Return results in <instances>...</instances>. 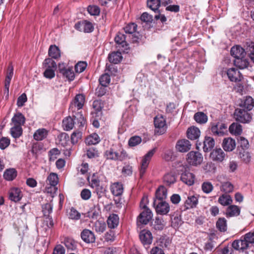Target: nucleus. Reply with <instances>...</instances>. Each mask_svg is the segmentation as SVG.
Returning <instances> with one entry per match:
<instances>
[{
    "mask_svg": "<svg viewBox=\"0 0 254 254\" xmlns=\"http://www.w3.org/2000/svg\"><path fill=\"white\" fill-rule=\"evenodd\" d=\"M73 118L69 116L65 118L63 121V126L65 130H70L72 129L74 124L77 123L79 127H83L85 124V120L81 111L75 113L72 115Z\"/></svg>",
    "mask_w": 254,
    "mask_h": 254,
    "instance_id": "nucleus-1",
    "label": "nucleus"
},
{
    "mask_svg": "<svg viewBox=\"0 0 254 254\" xmlns=\"http://www.w3.org/2000/svg\"><path fill=\"white\" fill-rule=\"evenodd\" d=\"M137 26L135 23H130L124 28L125 33L128 34V38L133 43H138L142 38V35L136 31Z\"/></svg>",
    "mask_w": 254,
    "mask_h": 254,
    "instance_id": "nucleus-2",
    "label": "nucleus"
},
{
    "mask_svg": "<svg viewBox=\"0 0 254 254\" xmlns=\"http://www.w3.org/2000/svg\"><path fill=\"white\" fill-rule=\"evenodd\" d=\"M155 126V134L162 135L166 131L167 126L164 118L162 115L156 116L154 120Z\"/></svg>",
    "mask_w": 254,
    "mask_h": 254,
    "instance_id": "nucleus-3",
    "label": "nucleus"
},
{
    "mask_svg": "<svg viewBox=\"0 0 254 254\" xmlns=\"http://www.w3.org/2000/svg\"><path fill=\"white\" fill-rule=\"evenodd\" d=\"M234 116L236 120L241 123H248L252 120V115L244 109H235Z\"/></svg>",
    "mask_w": 254,
    "mask_h": 254,
    "instance_id": "nucleus-4",
    "label": "nucleus"
},
{
    "mask_svg": "<svg viewBox=\"0 0 254 254\" xmlns=\"http://www.w3.org/2000/svg\"><path fill=\"white\" fill-rule=\"evenodd\" d=\"M187 160L191 165L197 166L201 164L203 161L202 154L198 151H191L188 153Z\"/></svg>",
    "mask_w": 254,
    "mask_h": 254,
    "instance_id": "nucleus-5",
    "label": "nucleus"
},
{
    "mask_svg": "<svg viewBox=\"0 0 254 254\" xmlns=\"http://www.w3.org/2000/svg\"><path fill=\"white\" fill-rule=\"evenodd\" d=\"M85 102V97L82 94H79L76 95L74 100L71 103L69 110L73 114L76 112V110H79L82 108Z\"/></svg>",
    "mask_w": 254,
    "mask_h": 254,
    "instance_id": "nucleus-6",
    "label": "nucleus"
},
{
    "mask_svg": "<svg viewBox=\"0 0 254 254\" xmlns=\"http://www.w3.org/2000/svg\"><path fill=\"white\" fill-rule=\"evenodd\" d=\"M153 203L155 206L156 212L157 214L160 215H166L170 211L169 204L165 201H164V200H154Z\"/></svg>",
    "mask_w": 254,
    "mask_h": 254,
    "instance_id": "nucleus-7",
    "label": "nucleus"
},
{
    "mask_svg": "<svg viewBox=\"0 0 254 254\" xmlns=\"http://www.w3.org/2000/svg\"><path fill=\"white\" fill-rule=\"evenodd\" d=\"M58 69L59 72L69 80L74 79V73L71 67H67L65 66L64 64L60 63L58 65Z\"/></svg>",
    "mask_w": 254,
    "mask_h": 254,
    "instance_id": "nucleus-8",
    "label": "nucleus"
},
{
    "mask_svg": "<svg viewBox=\"0 0 254 254\" xmlns=\"http://www.w3.org/2000/svg\"><path fill=\"white\" fill-rule=\"evenodd\" d=\"M226 73L228 78L232 82H239L243 78L242 74L235 68L228 69L226 71Z\"/></svg>",
    "mask_w": 254,
    "mask_h": 254,
    "instance_id": "nucleus-9",
    "label": "nucleus"
},
{
    "mask_svg": "<svg viewBox=\"0 0 254 254\" xmlns=\"http://www.w3.org/2000/svg\"><path fill=\"white\" fill-rule=\"evenodd\" d=\"M74 27L76 29L85 33L91 32L94 29L92 24L87 21L78 22L75 24Z\"/></svg>",
    "mask_w": 254,
    "mask_h": 254,
    "instance_id": "nucleus-10",
    "label": "nucleus"
},
{
    "mask_svg": "<svg viewBox=\"0 0 254 254\" xmlns=\"http://www.w3.org/2000/svg\"><path fill=\"white\" fill-rule=\"evenodd\" d=\"M232 247L234 249L242 252L249 248L248 244L244 239V236L241 237V239L234 241L232 244Z\"/></svg>",
    "mask_w": 254,
    "mask_h": 254,
    "instance_id": "nucleus-11",
    "label": "nucleus"
},
{
    "mask_svg": "<svg viewBox=\"0 0 254 254\" xmlns=\"http://www.w3.org/2000/svg\"><path fill=\"white\" fill-rule=\"evenodd\" d=\"M236 146V141L231 137L224 138L222 143V147L227 152H231Z\"/></svg>",
    "mask_w": 254,
    "mask_h": 254,
    "instance_id": "nucleus-12",
    "label": "nucleus"
},
{
    "mask_svg": "<svg viewBox=\"0 0 254 254\" xmlns=\"http://www.w3.org/2000/svg\"><path fill=\"white\" fill-rule=\"evenodd\" d=\"M226 154L221 148L214 149L210 154V158L214 161L222 162L225 158Z\"/></svg>",
    "mask_w": 254,
    "mask_h": 254,
    "instance_id": "nucleus-13",
    "label": "nucleus"
},
{
    "mask_svg": "<svg viewBox=\"0 0 254 254\" xmlns=\"http://www.w3.org/2000/svg\"><path fill=\"white\" fill-rule=\"evenodd\" d=\"M82 240L87 244L93 243L95 241L94 233L89 229H85L81 233Z\"/></svg>",
    "mask_w": 254,
    "mask_h": 254,
    "instance_id": "nucleus-14",
    "label": "nucleus"
},
{
    "mask_svg": "<svg viewBox=\"0 0 254 254\" xmlns=\"http://www.w3.org/2000/svg\"><path fill=\"white\" fill-rule=\"evenodd\" d=\"M247 51L240 46H234L231 48V54L235 59L246 57Z\"/></svg>",
    "mask_w": 254,
    "mask_h": 254,
    "instance_id": "nucleus-15",
    "label": "nucleus"
},
{
    "mask_svg": "<svg viewBox=\"0 0 254 254\" xmlns=\"http://www.w3.org/2000/svg\"><path fill=\"white\" fill-rule=\"evenodd\" d=\"M176 147L179 151L186 152L190 149L191 144L187 139H182L177 142Z\"/></svg>",
    "mask_w": 254,
    "mask_h": 254,
    "instance_id": "nucleus-16",
    "label": "nucleus"
},
{
    "mask_svg": "<svg viewBox=\"0 0 254 254\" xmlns=\"http://www.w3.org/2000/svg\"><path fill=\"white\" fill-rule=\"evenodd\" d=\"M22 193L21 190L18 188H12L9 192V198L11 201L17 202L21 200L22 197Z\"/></svg>",
    "mask_w": 254,
    "mask_h": 254,
    "instance_id": "nucleus-17",
    "label": "nucleus"
},
{
    "mask_svg": "<svg viewBox=\"0 0 254 254\" xmlns=\"http://www.w3.org/2000/svg\"><path fill=\"white\" fill-rule=\"evenodd\" d=\"M91 187L95 189L99 198L101 197L102 194L106 191L105 188L102 185H100L99 180L96 179H92L91 180Z\"/></svg>",
    "mask_w": 254,
    "mask_h": 254,
    "instance_id": "nucleus-18",
    "label": "nucleus"
},
{
    "mask_svg": "<svg viewBox=\"0 0 254 254\" xmlns=\"http://www.w3.org/2000/svg\"><path fill=\"white\" fill-rule=\"evenodd\" d=\"M239 106L244 109H246L248 111H250L254 107V100L251 96H247L245 99L241 101Z\"/></svg>",
    "mask_w": 254,
    "mask_h": 254,
    "instance_id": "nucleus-19",
    "label": "nucleus"
},
{
    "mask_svg": "<svg viewBox=\"0 0 254 254\" xmlns=\"http://www.w3.org/2000/svg\"><path fill=\"white\" fill-rule=\"evenodd\" d=\"M53 206L51 203H46L42 205V211L45 216L47 217L49 220V225L50 227L54 226V222L51 217H50V214L52 212Z\"/></svg>",
    "mask_w": 254,
    "mask_h": 254,
    "instance_id": "nucleus-20",
    "label": "nucleus"
},
{
    "mask_svg": "<svg viewBox=\"0 0 254 254\" xmlns=\"http://www.w3.org/2000/svg\"><path fill=\"white\" fill-rule=\"evenodd\" d=\"M167 197V190L163 186H160L156 190L155 198L154 200H163Z\"/></svg>",
    "mask_w": 254,
    "mask_h": 254,
    "instance_id": "nucleus-21",
    "label": "nucleus"
},
{
    "mask_svg": "<svg viewBox=\"0 0 254 254\" xmlns=\"http://www.w3.org/2000/svg\"><path fill=\"white\" fill-rule=\"evenodd\" d=\"M181 179L187 185L191 186L194 183V176L191 173L185 172L181 175Z\"/></svg>",
    "mask_w": 254,
    "mask_h": 254,
    "instance_id": "nucleus-22",
    "label": "nucleus"
},
{
    "mask_svg": "<svg viewBox=\"0 0 254 254\" xmlns=\"http://www.w3.org/2000/svg\"><path fill=\"white\" fill-rule=\"evenodd\" d=\"M215 145L214 139L211 137H205L203 141V151L205 152L210 151Z\"/></svg>",
    "mask_w": 254,
    "mask_h": 254,
    "instance_id": "nucleus-23",
    "label": "nucleus"
},
{
    "mask_svg": "<svg viewBox=\"0 0 254 254\" xmlns=\"http://www.w3.org/2000/svg\"><path fill=\"white\" fill-rule=\"evenodd\" d=\"M200 133V130L197 127H192L188 128L187 136L191 140H195L199 137Z\"/></svg>",
    "mask_w": 254,
    "mask_h": 254,
    "instance_id": "nucleus-24",
    "label": "nucleus"
},
{
    "mask_svg": "<svg viewBox=\"0 0 254 254\" xmlns=\"http://www.w3.org/2000/svg\"><path fill=\"white\" fill-rule=\"evenodd\" d=\"M111 191L115 196H120L123 192V187L122 184L115 183L113 184L110 187Z\"/></svg>",
    "mask_w": 254,
    "mask_h": 254,
    "instance_id": "nucleus-25",
    "label": "nucleus"
},
{
    "mask_svg": "<svg viewBox=\"0 0 254 254\" xmlns=\"http://www.w3.org/2000/svg\"><path fill=\"white\" fill-rule=\"evenodd\" d=\"M119 223V218L117 214H112L110 215L107 220L108 227L114 229L118 226Z\"/></svg>",
    "mask_w": 254,
    "mask_h": 254,
    "instance_id": "nucleus-26",
    "label": "nucleus"
},
{
    "mask_svg": "<svg viewBox=\"0 0 254 254\" xmlns=\"http://www.w3.org/2000/svg\"><path fill=\"white\" fill-rule=\"evenodd\" d=\"M198 203L197 198L194 195H190L188 197L185 203V206L186 209L195 207Z\"/></svg>",
    "mask_w": 254,
    "mask_h": 254,
    "instance_id": "nucleus-27",
    "label": "nucleus"
},
{
    "mask_svg": "<svg viewBox=\"0 0 254 254\" xmlns=\"http://www.w3.org/2000/svg\"><path fill=\"white\" fill-rule=\"evenodd\" d=\"M226 215L229 217L238 216L240 213V208L235 205H230L226 210Z\"/></svg>",
    "mask_w": 254,
    "mask_h": 254,
    "instance_id": "nucleus-28",
    "label": "nucleus"
},
{
    "mask_svg": "<svg viewBox=\"0 0 254 254\" xmlns=\"http://www.w3.org/2000/svg\"><path fill=\"white\" fill-rule=\"evenodd\" d=\"M128 39L129 38L127 36L119 33L115 38V41L117 44L121 45L122 47H125L127 46L126 39Z\"/></svg>",
    "mask_w": 254,
    "mask_h": 254,
    "instance_id": "nucleus-29",
    "label": "nucleus"
},
{
    "mask_svg": "<svg viewBox=\"0 0 254 254\" xmlns=\"http://www.w3.org/2000/svg\"><path fill=\"white\" fill-rule=\"evenodd\" d=\"M153 213L146 205H144V225L152 222Z\"/></svg>",
    "mask_w": 254,
    "mask_h": 254,
    "instance_id": "nucleus-30",
    "label": "nucleus"
},
{
    "mask_svg": "<svg viewBox=\"0 0 254 254\" xmlns=\"http://www.w3.org/2000/svg\"><path fill=\"white\" fill-rule=\"evenodd\" d=\"M234 62L235 65L241 69L247 68L249 64V61L246 58V57L235 59Z\"/></svg>",
    "mask_w": 254,
    "mask_h": 254,
    "instance_id": "nucleus-31",
    "label": "nucleus"
},
{
    "mask_svg": "<svg viewBox=\"0 0 254 254\" xmlns=\"http://www.w3.org/2000/svg\"><path fill=\"white\" fill-rule=\"evenodd\" d=\"M158 245L163 249H169L171 245V241L167 237H161L158 242Z\"/></svg>",
    "mask_w": 254,
    "mask_h": 254,
    "instance_id": "nucleus-32",
    "label": "nucleus"
},
{
    "mask_svg": "<svg viewBox=\"0 0 254 254\" xmlns=\"http://www.w3.org/2000/svg\"><path fill=\"white\" fill-rule=\"evenodd\" d=\"M137 231L139 233V238L143 243V212L140 213L137 220Z\"/></svg>",
    "mask_w": 254,
    "mask_h": 254,
    "instance_id": "nucleus-33",
    "label": "nucleus"
},
{
    "mask_svg": "<svg viewBox=\"0 0 254 254\" xmlns=\"http://www.w3.org/2000/svg\"><path fill=\"white\" fill-rule=\"evenodd\" d=\"M194 119L197 123L203 124L207 122L208 118L204 113L198 112L194 114Z\"/></svg>",
    "mask_w": 254,
    "mask_h": 254,
    "instance_id": "nucleus-34",
    "label": "nucleus"
},
{
    "mask_svg": "<svg viewBox=\"0 0 254 254\" xmlns=\"http://www.w3.org/2000/svg\"><path fill=\"white\" fill-rule=\"evenodd\" d=\"M49 55L53 59H58L61 57L59 48L56 45H51L49 49Z\"/></svg>",
    "mask_w": 254,
    "mask_h": 254,
    "instance_id": "nucleus-35",
    "label": "nucleus"
},
{
    "mask_svg": "<svg viewBox=\"0 0 254 254\" xmlns=\"http://www.w3.org/2000/svg\"><path fill=\"white\" fill-rule=\"evenodd\" d=\"M108 58L111 63L117 64L121 62L122 56L121 52H114L109 55Z\"/></svg>",
    "mask_w": 254,
    "mask_h": 254,
    "instance_id": "nucleus-36",
    "label": "nucleus"
},
{
    "mask_svg": "<svg viewBox=\"0 0 254 254\" xmlns=\"http://www.w3.org/2000/svg\"><path fill=\"white\" fill-rule=\"evenodd\" d=\"M48 134L47 130L45 128H40L34 133L33 137L36 140H42L45 138Z\"/></svg>",
    "mask_w": 254,
    "mask_h": 254,
    "instance_id": "nucleus-37",
    "label": "nucleus"
},
{
    "mask_svg": "<svg viewBox=\"0 0 254 254\" xmlns=\"http://www.w3.org/2000/svg\"><path fill=\"white\" fill-rule=\"evenodd\" d=\"M17 176V172L13 169H6L3 174L4 178L7 181H12Z\"/></svg>",
    "mask_w": 254,
    "mask_h": 254,
    "instance_id": "nucleus-38",
    "label": "nucleus"
},
{
    "mask_svg": "<svg viewBox=\"0 0 254 254\" xmlns=\"http://www.w3.org/2000/svg\"><path fill=\"white\" fill-rule=\"evenodd\" d=\"M25 121V117L20 113L16 114L12 118V122L15 126H20L21 127L24 124Z\"/></svg>",
    "mask_w": 254,
    "mask_h": 254,
    "instance_id": "nucleus-39",
    "label": "nucleus"
},
{
    "mask_svg": "<svg viewBox=\"0 0 254 254\" xmlns=\"http://www.w3.org/2000/svg\"><path fill=\"white\" fill-rule=\"evenodd\" d=\"M229 129L230 133L235 135H239L242 132V126L237 123L232 124Z\"/></svg>",
    "mask_w": 254,
    "mask_h": 254,
    "instance_id": "nucleus-40",
    "label": "nucleus"
},
{
    "mask_svg": "<svg viewBox=\"0 0 254 254\" xmlns=\"http://www.w3.org/2000/svg\"><path fill=\"white\" fill-rule=\"evenodd\" d=\"M156 151V149L153 148L149 151L144 156V171L146 169L150 163V161Z\"/></svg>",
    "mask_w": 254,
    "mask_h": 254,
    "instance_id": "nucleus-41",
    "label": "nucleus"
},
{
    "mask_svg": "<svg viewBox=\"0 0 254 254\" xmlns=\"http://www.w3.org/2000/svg\"><path fill=\"white\" fill-rule=\"evenodd\" d=\"M100 141L99 135L96 133H93L86 138V143L88 145H95Z\"/></svg>",
    "mask_w": 254,
    "mask_h": 254,
    "instance_id": "nucleus-42",
    "label": "nucleus"
},
{
    "mask_svg": "<svg viewBox=\"0 0 254 254\" xmlns=\"http://www.w3.org/2000/svg\"><path fill=\"white\" fill-rule=\"evenodd\" d=\"M218 202L223 206H227L232 202V199L230 195L223 194L219 197Z\"/></svg>",
    "mask_w": 254,
    "mask_h": 254,
    "instance_id": "nucleus-43",
    "label": "nucleus"
},
{
    "mask_svg": "<svg viewBox=\"0 0 254 254\" xmlns=\"http://www.w3.org/2000/svg\"><path fill=\"white\" fill-rule=\"evenodd\" d=\"M238 151L239 157L243 161L246 163H249L250 161L251 156L248 151L246 150H241L240 148Z\"/></svg>",
    "mask_w": 254,
    "mask_h": 254,
    "instance_id": "nucleus-44",
    "label": "nucleus"
},
{
    "mask_svg": "<svg viewBox=\"0 0 254 254\" xmlns=\"http://www.w3.org/2000/svg\"><path fill=\"white\" fill-rule=\"evenodd\" d=\"M220 190L225 193H230L233 191L234 186L229 182H225L221 183Z\"/></svg>",
    "mask_w": 254,
    "mask_h": 254,
    "instance_id": "nucleus-45",
    "label": "nucleus"
},
{
    "mask_svg": "<svg viewBox=\"0 0 254 254\" xmlns=\"http://www.w3.org/2000/svg\"><path fill=\"white\" fill-rule=\"evenodd\" d=\"M10 133L14 138L19 137L22 133V128L20 126H15L10 129Z\"/></svg>",
    "mask_w": 254,
    "mask_h": 254,
    "instance_id": "nucleus-46",
    "label": "nucleus"
},
{
    "mask_svg": "<svg viewBox=\"0 0 254 254\" xmlns=\"http://www.w3.org/2000/svg\"><path fill=\"white\" fill-rule=\"evenodd\" d=\"M216 227L221 232L227 230V221L224 218H220L216 222Z\"/></svg>",
    "mask_w": 254,
    "mask_h": 254,
    "instance_id": "nucleus-47",
    "label": "nucleus"
},
{
    "mask_svg": "<svg viewBox=\"0 0 254 254\" xmlns=\"http://www.w3.org/2000/svg\"><path fill=\"white\" fill-rule=\"evenodd\" d=\"M161 4L159 0H148L147 1V6L154 11L158 10Z\"/></svg>",
    "mask_w": 254,
    "mask_h": 254,
    "instance_id": "nucleus-48",
    "label": "nucleus"
},
{
    "mask_svg": "<svg viewBox=\"0 0 254 254\" xmlns=\"http://www.w3.org/2000/svg\"><path fill=\"white\" fill-rule=\"evenodd\" d=\"M47 182L51 186H56L59 182V178L57 174L54 173H51L47 178Z\"/></svg>",
    "mask_w": 254,
    "mask_h": 254,
    "instance_id": "nucleus-49",
    "label": "nucleus"
},
{
    "mask_svg": "<svg viewBox=\"0 0 254 254\" xmlns=\"http://www.w3.org/2000/svg\"><path fill=\"white\" fill-rule=\"evenodd\" d=\"M142 141L141 137L139 136H133L131 137L128 142L130 147H134L140 144Z\"/></svg>",
    "mask_w": 254,
    "mask_h": 254,
    "instance_id": "nucleus-50",
    "label": "nucleus"
},
{
    "mask_svg": "<svg viewBox=\"0 0 254 254\" xmlns=\"http://www.w3.org/2000/svg\"><path fill=\"white\" fill-rule=\"evenodd\" d=\"M43 66L45 68H57V64L56 62L51 58H48L45 60L43 63Z\"/></svg>",
    "mask_w": 254,
    "mask_h": 254,
    "instance_id": "nucleus-51",
    "label": "nucleus"
},
{
    "mask_svg": "<svg viewBox=\"0 0 254 254\" xmlns=\"http://www.w3.org/2000/svg\"><path fill=\"white\" fill-rule=\"evenodd\" d=\"M239 145L238 146L237 150L241 149V150H247L249 147V143L247 139L242 136L240 137Z\"/></svg>",
    "mask_w": 254,
    "mask_h": 254,
    "instance_id": "nucleus-52",
    "label": "nucleus"
},
{
    "mask_svg": "<svg viewBox=\"0 0 254 254\" xmlns=\"http://www.w3.org/2000/svg\"><path fill=\"white\" fill-rule=\"evenodd\" d=\"M153 238L152 233L150 231L144 229V245L151 244Z\"/></svg>",
    "mask_w": 254,
    "mask_h": 254,
    "instance_id": "nucleus-53",
    "label": "nucleus"
},
{
    "mask_svg": "<svg viewBox=\"0 0 254 254\" xmlns=\"http://www.w3.org/2000/svg\"><path fill=\"white\" fill-rule=\"evenodd\" d=\"M201 189L204 193H209L212 191L213 189V186L210 182H204L201 185Z\"/></svg>",
    "mask_w": 254,
    "mask_h": 254,
    "instance_id": "nucleus-54",
    "label": "nucleus"
},
{
    "mask_svg": "<svg viewBox=\"0 0 254 254\" xmlns=\"http://www.w3.org/2000/svg\"><path fill=\"white\" fill-rule=\"evenodd\" d=\"M100 84L103 86H107L110 82V76L107 73L102 75L99 79Z\"/></svg>",
    "mask_w": 254,
    "mask_h": 254,
    "instance_id": "nucleus-55",
    "label": "nucleus"
},
{
    "mask_svg": "<svg viewBox=\"0 0 254 254\" xmlns=\"http://www.w3.org/2000/svg\"><path fill=\"white\" fill-rule=\"evenodd\" d=\"M106 224L102 221H96L94 224V229L97 232L103 233L106 229Z\"/></svg>",
    "mask_w": 254,
    "mask_h": 254,
    "instance_id": "nucleus-56",
    "label": "nucleus"
},
{
    "mask_svg": "<svg viewBox=\"0 0 254 254\" xmlns=\"http://www.w3.org/2000/svg\"><path fill=\"white\" fill-rule=\"evenodd\" d=\"M164 221L162 218L160 217H156L155 219V224L154 227L155 230H161L164 227Z\"/></svg>",
    "mask_w": 254,
    "mask_h": 254,
    "instance_id": "nucleus-57",
    "label": "nucleus"
},
{
    "mask_svg": "<svg viewBox=\"0 0 254 254\" xmlns=\"http://www.w3.org/2000/svg\"><path fill=\"white\" fill-rule=\"evenodd\" d=\"M246 51L251 59L254 62V42H251L247 45Z\"/></svg>",
    "mask_w": 254,
    "mask_h": 254,
    "instance_id": "nucleus-58",
    "label": "nucleus"
},
{
    "mask_svg": "<svg viewBox=\"0 0 254 254\" xmlns=\"http://www.w3.org/2000/svg\"><path fill=\"white\" fill-rule=\"evenodd\" d=\"M115 161H123L128 158V154L124 149H121L119 152H117V155Z\"/></svg>",
    "mask_w": 254,
    "mask_h": 254,
    "instance_id": "nucleus-59",
    "label": "nucleus"
},
{
    "mask_svg": "<svg viewBox=\"0 0 254 254\" xmlns=\"http://www.w3.org/2000/svg\"><path fill=\"white\" fill-rule=\"evenodd\" d=\"M80 213L75 208L72 207L70 209V212L69 213V218L70 219L77 220L80 219Z\"/></svg>",
    "mask_w": 254,
    "mask_h": 254,
    "instance_id": "nucleus-60",
    "label": "nucleus"
},
{
    "mask_svg": "<svg viewBox=\"0 0 254 254\" xmlns=\"http://www.w3.org/2000/svg\"><path fill=\"white\" fill-rule=\"evenodd\" d=\"M82 133L80 131H74L71 135V141L72 144H74L77 143L79 140L81 138Z\"/></svg>",
    "mask_w": 254,
    "mask_h": 254,
    "instance_id": "nucleus-61",
    "label": "nucleus"
},
{
    "mask_svg": "<svg viewBox=\"0 0 254 254\" xmlns=\"http://www.w3.org/2000/svg\"><path fill=\"white\" fill-rule=\"evenodd\" d=\"M105 155L107 159L115 161L116 159H117V152L114 151L113 149H110L107 150L105 153Z\"/></svg>",
    "mask_w": 254,
    "mask_h": 254,
    "instance_id": "nucleus-62",
    "label": "nucleus"
},
{
    "mask_svg": "<svg viewBox=\"0 0 254 254\" xmlns=\"http://www.w3.org/2000/svg\"><path fill=\"white\" fill-rule=\"evenodd\" d=\"M87 66V64L84 62H79L75 65V70L76 72H83Z\"/></svg>",
    "mask_w": 254,
    "mask_h": 254,
    "instance_id": "nucleus-63",
    "label": "nucleus"
},
{
    "mask_svg": "<svg viewBox=\"0 0 254 254\" xmlns=\"http://www.w3.org/2000/svg\"><path fill=\"white\" fill-rule=\"evenodd\" d=\"M244 239L248 244H254V232H249L244 236Z\"/></svg>",
    "mask_w": 254,
    "mask_h": 254,
    "instance_id": "nucleus-64",
    "label": "nucleus"
}]
</instances>
